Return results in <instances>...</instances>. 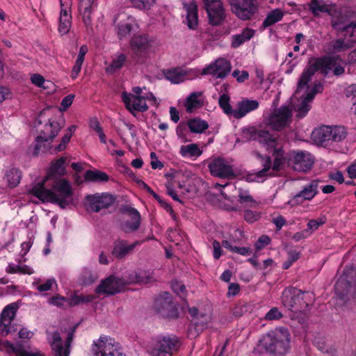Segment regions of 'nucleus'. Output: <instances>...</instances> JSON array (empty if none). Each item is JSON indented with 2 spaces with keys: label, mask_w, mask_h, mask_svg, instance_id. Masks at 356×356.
Returning <instances> with one entry per match:
<instances>
[{
  "label": "nucleus",
  "mask_w": 356,
  "mask_h": 356,
  "mask_svg": "<svg viewBox=\"0 0 356 356\" xmlns=\"http://www.w3.org/2000/svg\"><path fill=\"white\" fill-rule=\"evenodd\" d=\"M332 24L343 35V38H339L330 42V47L332 53L345 51L351 48L356 42V22H351L343 25L337 21H332Z\"/></svg>",
  "instance_id": "6"
},
{
  "label": "nucleus",
  "mask_w": 356,
  "mask_h": 356,
  "mask_svg": "<svg viewBox=\"0 0 356 356\" xmlns=\"http://www.w3.org/2000/svg\"><path fill=\"white\" fill-rule=\"evenodd\" d=\"M202 92L200 91L191 93L184 102V106L187 113H192L194 110L200 108L203 105Z\"/></svg>",
  "instance_id": "30"
},
{
  "label": "nucleus",
  "mask_w": 356,
  "mask_h": 356,
  "mask_svg": "<svg viewBox=\"0 0 356 356\" xmlns=\"http://www.w3.org/2000/svg\"><path fill=\"white\" fill-rule=\"evenodd\" d=\"M85 179L91 181H106L108 180V176L101 171L88 170L85 174Z\"/></svg>",
  "instance_id": "47"
},
{
  "label": "nucleus",
  "mask_w": 356,
  "mask_h": 356,
  "mask_svg": "<svg viewBox=\"0 0 356 356\" xmlns=\"http://www.w3.org/2000/svg\"><path fill=\"white\" fill-rule=\"evenodd\" d=\"M209 168L211 174L215 177L230 179L235 176L232 166L220 157L212 160L209 164Z\"/></svg>",
  "instance_id": "21"
},
{
  "label": "nucleus",
  "mask_w": 356,
  "mask_h": 356,
  "mask_svg": "<svg viewBox=\"0 0 356 356\" xmlns=\"http://www.w3.org/2000/svg\"><path fill=\"white\" fill-rule=\"evenodd\" d=\"M123 288L124 286L121 278L111 275L102 281L100 284L97 287L96 292L97 293L113 295L120 292Z\"/></svg>",
  "instance_id": "23"
},
{
  "label": "nucleus",
  "mask_w": 356,
  "mask_h": 356,
  "mask_svg": "<svg viewBox=\"0 0 356 356\" xmlns=\"http://www.w3.org/2000/svg\"><path fill=\"white\" fill-rule=\"evenodd\" d=\"M17 331V327L13 323V321L0 319V335L6 337L10 334L15 333Z\"/></svg>",
  "instance_id": "45"
},
{
  "label": "nucleus",
  "mask_w": 356,
  "mask_h": 356,
  "mask_svg": "<svg viewBox=\"0 0 356 356\" xmlns=\"http://www.w3.org/2000/svg\"><path fill=\"white\" fill-rule=\"evenodd\" d=\"M259 343L268 353L283 356L290 350L291 335L286 328L279 327L264 335Z\"/></svg>",
  "instance_id": "4"
},
{
  "label": "nucleus",
  "mask_w": 356,
  "mask_h": 356,
  "mask_svg": "<svg viewBox=\"0 0 356 356\" xmlns=\"http://www.w3.org/2000/svg\"><path fill=\"white\" fill-rule=\"evenodd\" d=\"M61 10L60 14V22L58 31L60 34L64 35L69 32L71 27V16L69 14L67 8H64L63 4L60 1Z\"/></svg>",
  "instance_id": "33"
},
{
  "label": "nucleus",
  "mask_w": 356,
  "mask_h": 356,
  "mask_svg": "<svg viewBox=\"0 0 356 356\" xmlns=\"http://www.w3.org/2000/svg\"><path fill=\"white\" fill-rule=\"evenodd\" d=\"M179 346L180 342L177 337L160 336L153 340L151 353L153 356H172Z\"/></svg>",
  "instance_id": "9"
},
{
  "label": "nucleus",
  "mask_w": 356,
  "mask_h": 356,
  "mask_svg": "<svg viewBox=\"0 0 356 356\" xmlns=\"http://www.w3.org/2000/svg\"><path fill=\"white\" fill-rule=\"evenodd\" d=\"M345 95L352 104V109L356 115V84H351L345 89Z\"/></svg>",
  "instance_id": "50"
},
{
  "label": "nucleus",
  "mask_w": 356,
  "mask_h": 356,
  "mask_svg": "<svg viewBox=\"0 0 356 356\" xmlns=\"http://www.w3.org/2000/svg\"><path fill=\"white\" fill-rule=\"evenodd\" d=\"M259 141L274 156L273 170H280L286 163L291 165L295 171L302 172L310 170L313 166L314 159L309 152L298 150L285 153L280 140L275 134L261 131L259 133Z\"/></svg>",
  "instance_id": "3"
},
{
  "label": "nucleus",
  "mask_w": 356,
  "mask_h": 356,
  "mask_svg": "<svg viewBox=\"0 0 356 356\" xmlns=\"http://www.w3.org/2000/svg\"><path fill=\"white\" fill-rule=\"evenodd\" d=\"M312 294L303 292L296 288H288L284 290L282 296V303L291 312H298L307 307L309 302L307 298H312Z\"/></svg>",
  "instance_id": "7"
},
{
  "label": "nucleus",
  "mask_w": 356,
  "mask_h": 356,
  "mask_svg": "<svg viewBox=\"0 0 356 356\" xmlns=\"http://www.w3.org/2000/svg\"><path fill=\"white\" fill-rule=\"evenodd\" d=\"M229 101L230 97L226 94H222L219 97L218 104L220 107L226 115L234 117V109H233L230 105Z\"/></svg>",
  "instance_id": "44"
},
{
  "label": "nucleus",
  "mask_w": 356,
  "mask_h": 356,
  "mask_svg": "<svg viewBox=\"0 0 356 356\" xmlns=\"http://www.w3.org/2000/svg\"><path fill=\"white\" fill-rule=\"evenodd\" d=\"M31 80L33 84L39 88H47L49 87V85H52L51 81H46L42 76L38 74L32 75Z\"/></svg>",
  "instance_id": "55"
},
{
  "label": "nucleus",
  "mask_w": 356,
  "mask_h": 356,
  "mask_svg": "<svg viewBox=\"0 0 356 356\" xmlns=\"http://www.w3.org/2000/svg\"><path fill=\"white\" fill-rule=\"evenodd\" d=\"M282 316V312L277 307H273L266 313L264 319L266 321H277L280 320Z\"/></svg>",
  "instance_id": "56"
},
{
  "label": "nucleus",
  "mask_w": 356,
  "mask_h": 356,
  "mask_svg": "<svg viewBox=\"0 0 356 356\" xmlns=\"http://www.w3.org/2000/svg\"><path fill=\"white\" fill-rule=\"evenodd\" d=\"M71 134H65L62 138L61 143L55 147L54 149L51 151V154L57 153L65 149L66 145L69 143L71 138Z\"/></svg>",
  "instance_id": "57"
},
{
  "label": "nucleus",
  "mask_w": 356,
  "mask_h": 356,
  "mask_svg": "<svg viewBox=\"0 0 356 356\" xmlns=\"http://www.w3.org/2000/svg\"><path fill=\"white\" fill-rule=\"evenodd\" d=\"M179 154L184 158H197L202 151L195 143H191L186 145H181L179 149Z\"/></svg>",
  "instance_id": "36"
},
{
  "label": "nucleus",
  "mask_w": 356,
  "mask_h": 356,
  "mask_svg": "<svg viewBox=\"0 0 356 356\" xmlns=\"http://www.w3.org/2000/svg\"><path fill=\"white\" fill-rule=\"evenodd\" d=\"M75 328L74 327L67 334L65 341L58 332H49L47 340L51 346L54 356H69L70 346L73 340Z\"/></svg>",
  "instance_id": "10"
},
{
  "label": "nucleus",
  "mask_w": 356,
  "mask_h": 356,
  "mask_svg": "<svg viewBox=\"0 0 356 356\" xmlns=\"http://www.w3.org/2000/svg\"><path fill=\"white\" fill-rule=\"evenodd\" d=\"M96 7L95 0H80L79 11L86 24L90 23L92 10Z\"/></svg>",
  "instance_id": "34"
},
{
  "label": "nucleus",
  "mask_w": 356,
  "mask_h": 356,
  "mask_svg": "<svg viewBox=\"0 0 356 356\" xmlns=\"http://www.w3.org/2000/svg\"><path fill=\"white\" fill-rule=\"evenodd\" d=\"M284 16L283 12L280 9H275L269 13L263 22L265 27L270 26L280 22Z\"/></svg>",
  "instance_id": "42"
},
{
  "label": "nucleus",
  "mask_w": 356,
  "mask_h": 356,
  "mask_svg": "<svg viewBox=\"0 0 356 356\" xmlns=\"http://www.w3.org/2000/svg\"><path fill=\"white\" fill-rule=\"evenodd\" d=\"M231 10L242 20L250 19L257 12V0H228Z\"/></svg>",
  "instance_id": "12"
},
{
  "label": "nucleus",
  "mask_w": 356,
  "mask_h": 356,
  "mask_svg": "<svg viewBox=\"0 0 356 356\" xmlns=\"http://www.w3.org/2000/svg\"><path fill=\"white\" fill-rule=\"evenodd\" d=\"M309 9L314 15H318L321 13H328L330 10L329 6L321 0H312Z\"/></svg>",
  "instance_id": "43"
},
{
  "label": "nucleus",
  "mask_w": 356,
  "mask_h": 356,
  "mask_svg": "<svg viewBox=\"0 0 356 356\" xmlns=\"http://www.w3.org/2000/svg\"><path fill=\"white\" fill-rule=\"evenodd\" d=\"M254 31L250 29H244L241 33L232 36V46L234 48L240 47L254 35Z\"/></svg>",
  "instance_id": "37"
},
{
  "label": "nucleus",
  "mask_w": 356,
  "mask_h": 356,
  "mask_svg": "<svg viewBox=\"0 0 356 356\" xmlns=\"http://www.w3.org/2000/svg\"><path fill=\"white\" fill-rule=\"evenodd\" d=\"M4 179L8 186L10 188H15L20 182L22 179V171L17 168L11 167L6 170Z\"/></svg>",
  "instance_id": "32"
},
{
  "label": "nucleus",
  "mask_w": 356,
  "mask_h": 356,
  "mask_svg": "<svg viewBox=\"0 0 356 356\" xmlns=\"http://www.w3.org/2000/svg\"><path fill=\"white\" fill-rule=\"evenodd\" d=\"M55 280L54 279H49L46 281L45 283L39 284L36 286V289L39 291L40 292H45L49 290H50L53 286V284L55 283Z\"/></svg>",
  "instance_id": "64"
},
{
  "label": "nucleus",
  "mask_w": 356,
  "mask_h": 356,
  "mask_svg": "<svg viewBox=\"0 0 356 356\" xmlns=\"http://www.w3.org/2000/svg\"><path fill=\"white\" fill-rule=\"evenodd\" d=\"M132 6L139 10H149L156 0H129Z\"/></svg>",
  "instance_id": "52"
},
{
  "label": "nucleus",
  "mask_w": 356,
  "mask_h": 356,
  "mask_svg": "<svg viewBox=\"0 0 356 356\" xmlns=\"http://www.w3.org/2000/svg\"><path fill=\"white\" fill-rule=\"evenodd\" d=\"M189 314L192 317V326H194L197 332L202 331L211 320L209 314L200 313L195 307L190 308Z\"/></svg>",
  "instance_id": "27"
},
{
  "label": "nucleus",
  "mask_w": 356,
  "mask_h": 356,
  "mask_svg": "<svg viewBox=\"0 0 356 356\" xmlns=\"http://www.w3.org/2000/svg\"><path fill=\"white\" fill-rule=\"evenodd\" d=\"M140 244V242L136 241L128 245L126 241L118 240L114 243L112 254L118 259H123L127 254L133 251V250Z\"/></svg>",
  "instance_id": "28"
},
{
  "label": "nucleus",
  "mask_w": 356,
  "mask_h": 356,
  "mask_svg": "<svg viewBox=\"0 0 356 356\" xmlns=\"http://www.w3.org/2000/svg\"><path fill=\"white\" fill-rule=\"evenodd\" d=\"M92 351L94 356H126L121 345L106 336L100 337L94 341Z\"/></svg>",
  "instance_id": "8"
},
{
  "label": "nucleus",
  "mask_w": 356,
  "mask_h": 356,
  "mask_svg": "<svg viewBox=\"0 0 356 356\" xmlns=\"http://www.w3.org/2000/svg\"><path fill=\"white\" fill-rule=\"evenodd\" d=\"M66 302H68L67 300L65 297L60 296L58 295L50 298L48 300V302L50 305H54L56 307H63Z\"/></svg>",
  "instance_id": "58"
},
{
  "label": "nucleus",
  "mask_w": 356,
  "mask_h": 356,
  "mask_svg": "<svg viewBox=\"0 0 356 356\" xmlns=\"http://www.w3.org/2000/svg\"><path fill=\"white\" fill-rule=\"evenodd\" d=\"M232 76L236 79L238 82L243 83L248 79L249 74L246 71L240 72L238 70H236L232 72Z\"/></svg>",
  "instance_id": "62"
},
{
  "label": "nucleus",
  "mask_w": 356,
  "mask_h": 356,
  "mask_svg": "<svg viewBox=\"0 0 356 356\" xmlns=\"http://www.w3.org/2000/svg\"><path fill=\"white\" fill-rule=\"evenodd\" d=\"M120 278L123 286L131 284H138V272L136 271L128 272Z\"/></svg>",
  "instance_id": "54"
},
{
  "label": "nucleus",
  "mask_w": 356,
  "mask_h": 356,
  "mask_svg": "<svg viewBox=\"0 0 356 356\" xmlns=\"http://www.w3.org/2000/svg\"><path fill=\"white\" fill-rule=\"evenodd\" d=\"M291 118V110L286 106H282L272 113L268 119V124L274 130L280 131L290 124Z\"/></svg>",
  "instance_id": "16"
},
{
  "label": "nucleus",
  "mask_w": 356,
  "mask_h": 356,
  "mask_svg": "<svg viewBox=\"0 0 356 356\" xmlns=\"http://www.w3.org/2000/svg\"><path fill=\"white\" fill-rule=\"evenodd\" d=\"M138 284H147L156 280L153 273L149 270H139L138 272Z\"/></svg>",
  "instance_id": "53"
},
{
  "label": "nucleus",
  "mask_w": 356,
  "mask_h": 356,
  "mask_svg": "<svg viewBox=\"0 0 356 356\" xmlns=\"http://www.w3.org/2000/svg\"><path fill=\"white\" fill-rule=\"evenodd\" d=\"M335 293L344 303L356 302V271L346 266L335 284Z\"/></svg>",
  "instance_id": "5"
},
{
  "label": "nucleus",
  "mask_w": 356,
  "mask_h": 356,
  "mask_svg": "<svg viewBox=\"0 0 356 356\" xmlns=\"http://www.w3.org/2000/svg\"><path fill=\"white\" fill-rule=\"evenodd\" d=\"M320 70L324 74H328L332 71L334 75L340 76L345 72L342 65V60L338 56L324 57L316 58L310 61L308 67L302 72L298 84V88L295 92L292 101L295 104V99L301 90L308 88L307 83L311 80L316 72ZM323 86L321 83L315 84L312 89L303 97L298 105H293L294 110L297 112V117H305L310 110L309 103L313 100L317 92H321Z\"/></svg>",
  "instance_id": "2"
},
{
  "label": "nucleus",
  "mask_w": 356,
  "mask_h": 356,
  "mask_svg": "<svg viewBox=\"0 0 356 356\" xmlns=\"http://www.w3.org/2000/svg\"><path fill=\"white\" fill-rule=\"evenodd\" d=\"M164 76L171 83L177 84L186 79V73L181 68H172L164 72Z\"/></svg>",
  "instance_id": "35"
},
{
  "label": "nucleus",
  "mask_w": 356,
  "mask_h": 356,
  "mask_svg": "<svg viewBox=\"0 0 356 356\" xmlns=\"http://www.w3.org/2000/svg\"><path fill=\"white\" fill-rule=\"evenodd\" d=\"M186 10L185 23L190 29H195L198 25L197 7L195 2L184 4Z\"/></svg>",
  "instance_id": "29"
},
{
  "label": "nucleus",
  "mask_w": 356,
  "mask_h": 356,
  "mask_svg": "<svg viewBox=\"0 0 356 356\" xmlns=\"http://www.w3.org/2000/svg\"><path fill=\"white\" fill-rule=\"evenodd\" d=\"M270 164H271V161H270V158L268 157L266 164L265 165L264 168L262 170H260L259 172H258L257 174L250 175V177L248 178V179L250 181H257V182L263 181L264 177L266 176L267 172L270 168Z\"/></svg>",
  "instance_id": "51"
},
{
  "label": "nucleus",
  "mask_w": 356,
  "mask_h": 356,
  "mask_svg": "<svg viewBox=\"0 0 356 356\" xmlns=\"http://www.w3.org/2000/svg\"><path fill=\"white\" fill-rule=\"evenodd\" d=\"M97 278V276L94 274L90 270L84 268L79 277V283L81 285L88 286L92 284Z\"/></svg>",
  "instance_id": "41"
},
{
  "label": "nucleus",
  "mask_w": 356,
  "mask_h": 356,
  "mask_svg": "<svg viewBox=\"0 0 356 356\" xmlns=\"http://www.w3.org/2000/svg\"><path fill=\"white\" fill-rule=\"evenodd\" d=\"M61 127L55 120L51 119L44 126L40 136L36 138L35 145V153L39 154L40 152L47 150L45 143H49L58 135Z\"/></svg>",
  "instance_id": "11"
},
{
  "label": "nucleus",
  "mask_w": 356,
  "mask_h": 356,
  "mask_svg": "<svg viewBox=\"0 0 356 356\" xmlns=\"http://www.w3.org/2000/svg\"><path fill=\"white\" fill-rule=\"evenodd\" d=\"M17 310V306L15 303L8 305L4 307L0 315V319H8L13 321L16 312Z\"/></svg>",
  "instance_id": "49"
},
{
  "label": "nucleus",
  "mask_w": 356,
  "mask_h": 356,
  "mask_svg": "<svg viewBox=\"0 0 356 356\" xmlns=\"http://www.w3.org/2000/svg\"><path fill=\"white\" fill-rule=\"evenodd\" d=\"M270 238L268 236L262 235L258 238V240L255 243V248L257 250H261L266 247V245H268L270 243Z\"/></svg>",
  "instance_id": "61"
},
{
  "label": "nucleus",
  "mask_w": 356,
  "mask_h": 356,
  "mask_svg": "<svg viewBox=\"0 0 356 356\" xmlns=\"http://www.w3.org/2000/svg\"><path fill=\"white\" fill-rule=\"evenodd\" d=\"M115 22L116 23L115 31L120 40L128 38L131 33L138 29L136 19L127 13L119 14Z\"/></svg>",
  "instance_id": "14"
},
{
  "label": "nucleus",
  "mask_w": 356,
  "mask_h": 356,
  "mask_svg": "<svg viewBox=\"0 0 356 356\" xmlns=\"http://www.w3.org/2000/svg\"><path fill=\"white\" fill-rule=\"evenodd\" d=\"M238 202L245 207H254L257 202L250 195L249 192L243 189L238 190Z\"/></svg>",
  "instance_id": "46"
},
{
  "label": "nucleus",
  "mask_w": 356,
  "mask_h": 356,
  "mask_svg": "<svg viewBox=\"0 0 356 356\" xmlns=\"http://www.w3.org/2000/svg\"><path fill=\"white\" fill-rule=\"evenodd\" d=\"M259 106V103L257 100L243 99L236 104L234 118L235 119H241L248 113L257 110Z\"/></svg>",
  "instance_id": "24"
},
{
  "label": "nucleus",
  "mask_w": 356,
  "mask_h": 356,
  "mask_svg": "<svg viewBox=\"0 0 356 356\" xmlns=\"http://www.w3.org/2000/svg\"><path fill=\"white\" fill-rule=\"evenodd\" d=\"M187 124L193 133H202L209 127L208 123L200 118L191 119L188 121Z\"/></svg>",
  "instance_id": "39"
},
{
  "label": "nucleus",
  "mask_w": 356,
  "mask_h": 356,
  "mask_svg": "<svg viewBox=\"0 0 356 356\" xmlns=\"http://www.w3.org/2000/svg\"><path fill=\"white\" fill-rule=\"evenodd\" d=\"M65 159L61 157L52 163L47 176L35 184L31 193L42 202L56 203L65 209L73 203L72 187L65 179H57L65 174Z\"/></svg>",
  "instance_id": "1"
},
{
  "label": "nucleus",
  "mask_w": 356,
  "mask_h": 356,
  "mask_svg": "<svg viewBox=\"0 0 356 356\" xmlns=\"http://www.w3.org/2000/svg\"><path fill=\"white\" fill-rule=\"evenodd\" d=\"M260 218L259 213L250 210H246L244 212V219L249 223L254 222Z\"/></svg>",
  "instance_id": "60"
},
{
  "label": "nucleus",
  "mask_w": 356,
  "mask_h": 356,
  "mask_svg": "<svg viewBox=\"0 0 356 356\" xmlns=\"http://www.w3.org/2000/svg\"><path fill=\"white\" fill-rule=\"evenodd\" d=\"M231 64L225 58H218L205 67L202 72L203 75H212L216 79H223L230 72Z\"/></svg>",
  "instance_id": "20"
},
{
  "label": "nucleus",
  "mask_w": 356,
  "mask_h": 356,
  "mask_svg": "<svg viewBox=\"0 0 356 356\" xmlns=\"http://www.w3.org/2000/svg\"><path fill=\"white\" fill-rule=\"evenodd\" d=\"M0 349L4 350L9 354H14L15 356H45L40 351L33 350L29 345L22 343L13 344L8 341L0 343Z\"/></svg>",
  "instance_id": "19"
},
{
  "label": "nucleus",
  "mask_w": 356,
  "mask_h": 356,
  "mask_svg": "<svg viewBox=\"0 0 356 356\" xmlns=\"http://www.w3.org/2000/svg\"><path fill=\"white\" fill-rule=\"evenodd\" d=\"M318 180L314 179L304 186L288 201V204L295 207L303 204L305 201L312 200L318 193Z\"/></svg>",
  "instance_id": "17"
},
{
  "label": "nucleus",
  "mask_w": 356,
  "mask_h": 356,
  "mask_svg": "<svg viewBox=\"0 0 356 356\" xmlns=\"http://www.w3.org/2000/svg\"><path fill=\"white\" fill-rule=\"evenodd\" d=\"M130 47L133 57L139 60L146 57L147 51L150 47V41L145 35H136L131 39Z\"/></svg>",
  "instance_id": "22"
},
{
  "label": "nucleus",
  "mask_w": 356,
  "mask_h": 356,
  "mask_svg": "<svg viewBox=\"0 0 356 356\" xmlns=\"http://www.w3.org/2000/svg\"><path fill=\"white\" fill-rule=\"evenodd\" d=\"M209 23L213 26L220 25L225 19V9L220 0H207L204 3Z\"/></svg>",
  "instance_id": "18"
},
{
  "label": "nucleus",
  "mask_w": 356,
  "mask_h": 356,
  "mask_svg": "<svg viewBox=\"0 0 356 356\" xmlns=\"http://www.w3.org/2000/svg\"><path fill=\"white\" fill-rule=\"evenodd\" d=\"M94 299V296L91 295L88 296H79L74 293L71 296L70 300H68V305L70 307H74L81 303L90 302Z\"/></svg>",
  "instance_id": "48"
},
{
  "label": "nucleus",
  "mask_w": 356,
  "mask_h": 356,
  "mask_svg": "<svg viewBox=\"0 0 356 356\" xmlns=\"http://www.w3.org/2000/svg\"><path fill=\"white\" fill-rule=\"evenodd\" d=\"M316 347L322 353H330L334 350L331 345L327 343L324 341L317 342Z\"/></svg>",
  "instance_id": "63"
},
{
  "label": "nucleus",
  "mask_w": 356,
  "mask_h": 356,
  "mask_svg": "<svg viewBox=\"0 0 356 356\" xmlns=\"http://www.w3.org/2000/svg\"><path fill=\"white\" fill-rule=\"evenodd\" d=\"M125 212L130 217L131 221H127L122 225L125 232H131L137 230L140 225V214L135 208L127 207L124 209Z\"/></svg>",
  "instance_id": "26"
},
{
  "label": "nucleus",
  "mask_w": 356,
  "mask_h": 356,
  "mask_svg": "<svg viewBox=\"0 0 356 356\" xmlns=\"http://www.w3.org/2000/svg\"><path fill=\"white\" fill-rule=\"evenodd\" d=\"M330 128V141L338 143L344 140L347 135V131L343 127L334 126Z\"/></svg>",
  "instance_id": "40"
},
{
  "label": "nucleus",
  "mask_w": 356,
  "mask_h": 356,
  "mask_svg": "<svg viewBox=\"0 0 356 356\" xmlns=\"http://www.w3.org/2000/svg\"><path fill=\"white\" fill-rule=\"evenodd\" d=\"M156 306L159 313L164 318H175L178 316V310L169 298L156 300Z\"/></svg>",
  "instance_id": "25"
},
{
  "label": "nucleus",
  "mask_w": 356,
  "mask_h": 356,
  "mask_svg": "<svg viewBox=\"0 0 356 356\" xmlns=\"http://www.w3.org/2000/svg\"><path fill=\"white\" fill-rule=\"evenodd\" d=\"M172 289L181 297H182L186 292V287L184 284L178 281H173L172 282Z\"/></svg>",
  "instance_id": "59"
},
{
  "label": "nucleus",
  "mask_w": 356,
  "mask_h": 356,
  "mask_svg": "<svg viewBox=\"0 0 356 356\" xmlns=\"http://www.w3.org/2000/svg\"><path fill=\"white\" fill-rule=\"evenodd\" d=\"M127 56L124 54H118L112 60L111 63L106 67L107 73H114L115 71L121 69L127 61Z\"/></svg>",
  "instance_id": "38"
},
{
  "label": "nucleus",
  "mask_w": 356,
  "mask_h": 356,
  "mask_svg": "<svg viewBox=\"0 0 356 356\" xmlns=\"http://www.w3.org/2000/svg\"><path fill=\"white\" fill-rule=\"evenodd\" d=\"M113 197L108 193H96L85 197V207L88 211L99 212L113 204Z\"/></svg>",
  "instance_id": "15"
},
{
  "label": "nucleus",
  "mask_w": 356,
  "mask_h": 356,
  "mask_svg": "<svg viewBox=\"0 0 356 356\" xmlns=\"http://www.w3.org/2000/svg\"><path fill=\"white\" fill-rule=\"evenodd\" d=\"M312 138L320 145H327L330 141V128L325 126L316 129L312 132Z\"/></svg>",
  "instance_id": "31"
},
{
  "label": "nucleus",
  "mask_w": 356,
  "mask_h": 356,
  "mask_svg": "<svg viewBox=\"0 0 356 356\" xmlns=\"http://www.w3.org/2000/svg\"><path fill=\"white\" fill-rule=\"evenodd\" d=\"M122 99L127 110L133 114L134 111H146L148 109L147 100L156 101L152 93H147L146 95H134L124 92L122 94Z\"/></svg>",
  "instance_id": "13"
}]
</instances>
